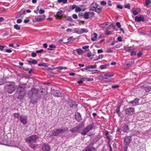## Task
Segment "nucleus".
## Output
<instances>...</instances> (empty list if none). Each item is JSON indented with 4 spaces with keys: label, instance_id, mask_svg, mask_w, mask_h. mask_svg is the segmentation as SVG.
I'll return each instance as SVG.
<instances>
[{
    "label": "nucleus",
    "instance_id": "f257e3e1",
    "mask_svg": "<svg viewBox=\"0 0 151 151\" xmlns=\"http://www.w3.org/2000/svg\"><path fill=\"white\" fill-rule=\"evenodd\" d=\"M39 140V137L36 135L34 134L29 136L25 139L26 142L29 144L31 143L36 142Z\"/></svg>",
    "mask_w": 151,
    "mask_h": 151
},
{
    "label": "nucleus",
    "instance_id": "f03ea898",
    "mask_svg": "<svg viewBox=\"0 0 151 151\" xmlns=\"http://www.w3.org/2000/svg\"><path fill=\"white\" fill-rule=\"evenodd\" d=\"M6 87L7 92L9 93H12L15 89L14 83H12L6 84Z\"/></svg>",
    "mask_w": 151,
    "mask_h": 151
},
{
    "label": "nucleus",
    "instance_id": "7ed1b4c3",
    "mask_svg": "<svg viewBox=\"0 0 151 151\" xmlns=\"http://www.w3.org/2000/svg\"><path fill=\"white\" fill-rule=\"evenodd\" d=\"M94 126L92 124H90L81 131V134L83 135H85L89 131L94 130Z\"/></svg>",
    "mask_w": 151,
    "mask_h": 151
},
{
    "label": "nucleus",
    "instance_id": "20e7f679",
    "mask_svg": "<svg viewBox=\"0 0 151 151\" xmlns=\"http://www.w3.org/2000/svg\"><path fill=\"white\" fill-rule=\"evenodd\" d=\"M94 13L93 12H85L83 15V17L85 19H88L93 17Z\"/></svg>",
    "mask_w": 151,
    "mask_h": 151
},
{
    "label": "nucleus",
    "instance_id": "39448f33",
    "mask_svg": "<svg viewBox=\"0 0 151 151\" xmlns=\"http://www.w3.org/2000/svg\"><path fill=\"white\" fill-rule=\"evenodd\" d=\"M19 119L21 122L24 125L26 124L28 122L27 116L25 115H20L19 116Z\"/></svg>",
    "mask_w": 151,
    "mask_h": 151
},
{
    "label": "nucleus",
    "instance_id": "423d86ee",
    "mask_svg": "<svg viewBox=\"0 0 151 151\" xmlns=\"http://www.w3.org/2000/svg\"><path fill=\"white\" fill-rule=\"evenodd\" d=\"M66 130V129L64 128L60 129H57L52 131V135L53 136H57L60 133L64 132Z\"/></svg>",
    "mask_w": 151,
    "mask_h": 151
},
{
    "label": "nucleus",
    "instance_id": "0eeeda50",
    "mask_svg": "<svg viewBox=\"0 0 151 151\" xmlns=\"http://www.w3.org/2000/svg\"><path fill=\"white\" fill-rule=\"evenodd\" d=\"M132 141L131 136H126L124 139V144L126 146H127L129 145Z\"/></svg>",
    "mask_w": 151,
    "mask_h": 151
},
{
    "label": "nucleus",
    "instance_id": "6e6552de",
    "mask_svg": "<svg viewBox=\"0 0 151 151\" xmlns=\"http://www.w3.org/2000/svg\"><path fill=\"white\" fill-rule=\"evenodd\" d=\"M26 85V84H22L19 86L17 88V92H19V94L22 93L24 91Z\"/></svg>",
    "mask_w": 151,
    "mask_h": 151
},
{
    "label": "nucleus",
    "instance_id": "1a4fd4ad",
    "mask_svg": "<svg viewBox=\"0 0 151 151\" xmlns=\"http://www.w3.org/2000/svg\"><path fill=\"white\" fill-rule=\"evenodd\" d=\"M142 89H144L146 92H149L151 90V86L149 85H144L141 86Z\"/></svg>",
    "mask_w": 151,
    "mask_h": 151
},
{
    "label": "nucleus",
    "instance_id": "9d476101",
    "mask_svg": "<svg viewBox=\"0 0 151 151\" xmlns=\"http://www.w3.org/2000/svg\"><path fill=\"white\" fill-rule=\"evenodd\" d=\"M45 17L46 16L45 14L42 15L36 16L35 17V19L36 22H39L44 20Z\"/></svg>",
    "mask_w": 151,
    "mask_h": 151
},
{
    "label": "nucleus",
    "instance_id": "9b49d317",
    "mask_svg": "<svg viewBox=\"0 0 151 151\" xmlns=\"http://www.w3.org/2000/svg\"><path fill=\"white\" fill-rule=\"evenodd\" d=\"M126 114L127 115H131L134 114V109L133 108H129L125 109Z\"/></svg>",
    "mask_w": 151,
    "mask_h": 151
},
{
    "label": "nucleus",
    "instance_id": "f8f14e48",
    "mask_svg": "<svg viewBox=\"0 0 151 151\" xmlns=\"http://www.w3.org/2000/svg\"><path fill=\"white\" fill-rule=\"evenodd\" d=\"M135 20L136 22H144L145 21L144 16L142 15L136 16L135 18Z\"/></svg>",
    "mask_w": 151,
    "mask_h": 151
},
{
    "label": "nucleus",
    "instance_id": "ddd939ff",
    "mask_svg": "<svg viewBox=\"0 0 151 151\" xmlns=\"http://www.w3.org/2000/svg\"><path fill=\"white\" fill-rule=\"evenodd\" d=\"M98 6V5L95 2H93L89 7L90 10L94 11L96 10Z\"/></svg>",
    "mask_w": 151,
    "mask_h": 151
},
{
    "label": "nucleus",
    "instance_id": "4468645a",
    "mask_svg": "<svg viewBox=\"0 0 151 151\" xmlns=\"http://www.w3.org/2000/svg\"><path fill=\"white\" fill-rule=\"evenodd\" d=\"M139 99L137 98H135L133 101H131L129 102V104H132L133 106H135L138 104Z\"/></svg>",
    "mask_w": 151,
    "mask_h": 151
},
{
    "label": "nucleus",
    "instance_id": "2eb2a0df",
    "mask_svg": "<svg viewBox=\"0 0 151 151\" xmlns=\"http://www.w3.org/2000/svg\"><path fill=\"white\" fill-rule=\"evenodd\" d=\"M96 67V65H87L86 67V69L87 71H91V69L95 68Z\"/></svg>",
    "mask_w": 151,
    "mask_h": 151
},
{
    "label": "nucleus",
    "instance_id": "dca6fc26",
    "mask_svg": "<svg viewBox=\"0 0 151 151\" xmlns=\"http://www.w3.org/2000/svg\"><path fill=\"white\" fill-rule=\"evenodd\" d=\"M128 63L126 64L127 66L128 67H132L134 63V59H131L128 60Z\"/></svg>",
    "mask_w": 151,
    "mask_h": 151
},
{
    "label": "nucleus",
    "instance_id": "f3484780",
    "mask_svg": "<svg viewBox=\"0 0 151 151\" xmlns=\"http://www.w3.org/2000/svg\"><path fill=\"white\" fill-rule=\"evenodd\" d=\"M141 11V9L139 8L132 9V12L134 15H136L138 14Z\"/></svg>",
    "mask_w": 151,
    "mask_h": 151
},
{
    "label": "nucleus",
    "instance_id": "a211bd4d",
    "mask_svg": "<svg viewBox=\"0 0 151 151\" xmlns=\"http://www.w3.org/2000/svg\"><path fill=\"white\" fill-rule=\"evenodd\" d=\"M37 92L38 90L35 88H32L30 91V92H31L32 96H36Z\"/></svg>",
    "mask_w": 151,
    "mask_h": 151
},
{
    "label": "nucleus",
    "instance_id": "6ab92c4d",
    "mask_svg": "<svg viewBox=\"0 0 151 151\" xmlns=\"http://www.w3.org/2000/svg\"><path fill=\"white\" fill-rule=\"evenodd\" d=\"M53 95L57 97H60L62 96L61 93L58 91H55L53 93Z\"/></svg>",
    "mask_w": 151,
    "mask_h": 151
},
{
    "label": "nucleus",
    "instance_id": "aec40b11",
    "mask_svg": "<svg viewBox=\"0 0 151 151\" xmlns=\"http://www.w3.org/2000/svg\"><path fill=\"white\" fill-rule=\"evenodd\" d=\"M75 118L78 121H80L81 119V115L79 113L76 112L75 113Z\"/></svg>",
    "mask_w": 151,
    "mask_h": 151
},
{
    "label": "nucleus",
    "instance_id": "412c9836",
    "mask_svg": "<svg viewBox=\"0 0 151 151\" xmlns=\"http://www.w3.org/2000/svg\"><path fill=\"white\" fill-rule=\"evenodd\" d=\"M42 150L45 151H49L50 149L49 145L47 144H44L42 146Z\"/></svg>",
    "mask_w": 151,
    "mask_h": 151
},
{
    "label": "nucleus",
    "instance_id": "4be33fe9",
    "mask_svg": "<svg viewBox=\"0 0 151 151\" xmlns=\"http://www.w3.org/2000/svg\"><path fill=\"white\" fill-rule=\"evenodd\" d=\"M122 129L124 132H127L129 130L128 125H124L122 127Z\"/></svg>",
    "mask_w": 151,
    "mask_h": 151
},
{
    "label": "nucleus",
    "instance_id": "5701e85b",
    "mask_svg": "<svg viewBox=\"0 0 151 151\" xmlns=\"http://www.w3.org/2000/svg\"><path fill=\"white\" fill-rule=\"evenodd\" d=\"M135 49L134 47H124V50L127 51L129 52H131Z\"/></svg>",
    "mask_w": 151,
    "mask_h": 151
},
{
    "label": "nucleus",
    "instance_id": "b1692460",
    "mask_svg": "<svg viewBox=\"0 0 151 151\" xmlns=\"http://www.w3.org/2000/svg\"><path fill=\"white\" fill-rule=\"evenodd\" d=\"M83 151H95V148L93 147H88L85 148Z\"/></svg>",
    "mask_w": 151,
    "mask_h": 151
},
{
    "label": "nucleus",
    "instance_id": "393cba45",
    "mask_svg": "<svg viewBox=\"0 0 151 151\" xmlns=\"http://www.w3.org/2000/svg\"><path fill=\"white\" fill-rule=\"evenodd\" d=\"M93 37L91 38V40L93 41H95L97 39V33H94L93 35Z\"/></svg>",
    "mask_w": 151,
    "mask_h": 151
},
{
    "label": "nucleus",
    "instance_id": "a878e982",
    "mask_svg": "<svg viewBox=\"0 0 151 151\" xmlns=\"http://www.w3.org/2000/svg\"><path fill=\"white\" fill-rule=\"evenodd\" d=\"M63 13V11L62 10H60L56 14V16L58 18H61V14Z\"/></svg>",
    "mask_w": 151,
    "mask_h": 151
},
{
    "label": "nucleus",
    "instance_id": "bb28decb",
    "mask_svg": "<svg viewBox=\"0 0 151 151\" xmlns=\"http://www.w3.org/2000/svg\"><path fill=\"white\" fill-rule=\"evenodd\" d=\"M76 51L77 52L78 55L82 54L83 53V50L80 48L76 49Z\"/></svg>",
    "mask_w": 151,
    "mask_h": 151
},
{
    "label": "nucleus",
    "instance_id": "cd10ccee",
    "mask_svg": "<svg viewBox=\"0 0 151 151\" xmlns=\"http://www.w3.org/2000/svg\"><path fill=\"white\" fill-rule=\"evenodd\" d=\"M80 33L81 34L83 33V32H88V30L87 29L85 28H82L80 30Z\"/></svg>",
    "mask_w": 151,
    "mask_h": 151
},
{
    "label": "nucleus",
    "instance_id": "c85d7f7f",
    "mask_svg": "<svg viewBox=\"0 0 151 151\" xmlns=\"http://www.w3.org/2000/svg\"><path fill=\"white\" fill-rule=\"evenodd\" d=\"M49 48H48V50H53L52 48H55L56 46L53 44L51 45H49Z\"/></svg>",
    "mask_w": 151,
    "mask_h": 151
},
{
    "label": "nucleus",
    "instance_id": "c756f323",
    "mask_svg": "<svg viewBox=\"0 0 151 151\" xmlns=\"http://www.w3.org/2000/svg\"><path fill=\"white\" fill-rule=\"evenodd\" d=\"M109 65H101L100 66V68L101 69H104L105 68H107V67L109 66Z\"/></svg>",
    "mask_w": 151,
    "mask_h": 151
},
{
    "label": "nucleus",
    "instance_id": "7c9ffc66",
    "mask_svg": "<svg viewBox=\"0 0 151 151\" xmlns=\"http://www.w3.org/2000/svg\"><path fill=\"white\" fill-rule=\"evenodd\" d=\"M14 28L17 30H19L20 27L17 24L14 25Z\"/></svg>",
    "mask_w": 151,
    "mask_h": 151
},
{
    "label": "nucleus",
    "instance_id": "2f4dec72",
    "mask_svg": "<svg viewBox=\"0 0 151 151\" xmlns=\"http://www.w3.org/2000/svg\"><path fill=\"white\" fill-rule=\"evenodd\" d=\"M102 8H96V10L95 11L96 12H97L98 13H100L101 12Z\"/></svg>",
    "mask_w": 151,
    "mask_h": 151
},
{
    "label": "nucleus",
    "instance_id": "473e14b6",
    "mask_svg": "<svg viewBox=\"0 0 151 151\" xmlns=\"http://www.w3.org/2000/svg\"><path fill=\"white\" fill-rule=\"evenodd\" d=\"M81 11V9L79 7H77L76 8L75 11L76 12H78Z\"/></svg>",
    "mask_w": 151,
    "mask_h": 151
},
{
    "label": "nucleus",
    "instance_id": "72a5a7b5",
    "mask_svg": "<svg viewBox=\"0 0 151 151\" xmlns=\"http://www.w3.org/2000/svg\"><path fill=\"white\" fill-rule=\"evenodd\" d=\"M33 99V98H32L31 99V101L33 104H34L36 102L37 99H36V98H35L34 100Z\"/></svg>",
    "mask_w": 151,
    "mask_h": 151
},
{
    "label": "nucleus",
    "instance_id": "f704fd0d",
    "mask_svg": "<svg viewBox=\"0 0 151 151\" xmlns=\"http://www.w3.org/2000/svg\"><path fill=\"white\" fill-rule=\"evenodd\" d=\"M140 134V132L139 131H134L133 133V135H137Z\"/></svg>",
    "mask_w": 151,
    "mask_h": 151
},
{
    "label": "nucleus",
    "instance_id": "c9c22d12",
    "mask_svg": "<svg viewBox=\"0 0 151 151\" xmlns=\"http://www.w3.org/2000/svg\"><path fill=\"white\" fill-rule=\"evenodd\" d=\"M45 12V11L42 9H41L39 11V14H42L43 13H44Z\"/></svg>",
    "mask_w": 151,
    "mask_h": 151
},
{
    "label": "nucleus",
    "instance_id": "e433bc0d",
    "mask_svg": "<svg viewBox=\"0 0 151 151\" xmlns=\"http://www.w3.org/2000/svg\"><path fill=\"white\" fill-rule=\"evenodd\" d=\"M14 115L15 118H19V114L17 113H14Z\"/></svg>",
    "mask_w": 151,
    "mask_h": 151
},
{
    "label": "nucleus",
    "instance_id": "4c0bfd02",
    "mask_svg": "<svg viewBox=\"0 0 151 151\" xmlns=\"http://www.w3.org/2000/svg\"><path fill=\"white\" fill-rule=\"evenodd\" d=\"M145 4L146 5H148L150 3V0H146L145 1Z\"/></svg>",
    "mask_w": 151,
    "mask_h": 151
},
{
    "label": "nucleus",
    "instance_id": "58836bf2",
    "mask_svg": "<svg viewBox=\"0 0 151 151\" xmlns=\"http://www.w3.org/2000/svg\"><path fill=\"white\" fill-rule=\"evenodd\" d=\"M142 55V52L140 51L137 54V56L138 57H140Z\"/></svg>",
    "mask_w": 151,
    "mask_h": 151
},
{
    "label": "nucleus",
    "instance_id": "ea45409f",
    "mask_svg": "<svg viewBox=\"0 0 151 151\" xmlns=\"http://www.w3.org/2000/svg\"><path fill=\"white\" fill-rule=\"evenodd\" d=\"M116 112L118 114H120V107L119 106H118L116 110Z\"/></svg>",
    "mask_w": 151,
    "mask_h": 151
},
{
    "label": "nucleus",
    "instance_id": "a19ab883",
    "mask_svg": "<svg viewBox=\"0 0 151 151\" xmlns=\"http://www.w3.org/2000/svg\"><path fill=\"white\" fill-rule=\"evenodd\" d=\"M100 4L101 5L104 6L106 4V3L104 1H102L101 2Z\"/></svg>",
    "mask_w": 151,
    "mask_h": 151
},
{
    "label": "nucleus",
    "instance_id": "79ce46f5",
    "mask_svg": "<svg viewBox=\"0 0 151 151\" xmlns=\"http://www.w3.org/2000/svg\"><path fill=\"white\" fill-rule=\"evenodd\" d=\"M114 76V74L110 75L109 74H106L105 75V76L108 78H110Z\"/></svg>",
    "mask_w": 151,
    "mask_h": 151
},
{
    "label": "nucleus",
    "instance_id": "37998d69",
    "mask_svg": "<svg viewBox=\"0 0 151 151\" xmlns=\"http://www.w3.org/2000/svg\"><path fill=\"white\" fill-rule=\"evenodd\" d=\"M37 61L35 60L34 59L32 60V64H36L37 63Z\"/></svg>",
    "mask_w": 151,
    "mask_h": 151
},
{
    "label": "nucleus",
    "instance_id": "c03bdc74",
    "mask_svg": "<svg viewBox=\"0 0 151 151\" xmlns=\"http://www.w3.org/2000/svg\"><path fill=\"white\" fill-rule=\"evenodd\" d=\"M36 54L35 52H32V53L31 56L32 57L34 58L36 56Z\"/></svg>",
    "mask_w": 151,
    "mask_h": 151
},
{
    "label": "nucleus",
    "instance_id": "a18cd8bd",
    "mask_svg": "<svg viewBox=\"0 0 151 151\" xmlns=\"http://www.w3.org/2000/svg\"><path fill=\"white\" fill-rule=\"evenodd\" d=\"M116 25L117 27H118L119 28H120L121 25L120 22H118L116 23Z\"/></svg>",
    "mask_w": 151,
    "mask_h": 151
},
{
    "label": "nucleus",
    "instance_id": "49530a36",
    "mask_svg": "<svg viewBox=\"0 0 151 151\" xmlns=\"http://www.w3.org/2000/svg\"><path fill=\"white\" fill-rule=\"evenodd\" d=\"M6 47V46H1L0 45V50L1 51H3L4 48Z\"/></svg>",
    "mask_w": 151,
    "mask_h": 151
},
{
    "label": "nucleus",
    "instance_id": "de8ad7c7",
    "mask_svg": "<svg viewBox=\"0 0 151 151\" xmlns=\"http://www.w3.org/2000/svg\"><path fill=\"white\" fill-rule=\"evenodd\" d=\"M119 87V85H115L114 86H112V88H118Z\"/></svg>",
    "mask_w": 151,
    "mask_h": 151
},
{
    "label": "nucleus",
    "instance_id": "09e8293b",
    "mask_svg": "<svg viewBox=\"0 0 151 151\" xmlns=\"http://www.w3.org/2000/svg\"><path fill=\"white\" fill-rule=\"evenodd\" d=\"M136 52L134 51L133 50L131 52V55H136Z\"/></svg>",
    "mask_w": 151,
    "mask_h": 151
},
{
    "label": "nucleus",
    "instance_id": "8fccbe9b",
    "mask_svg": "<svg viewBox=\"0 0 151 151\" xmlns=\"http://www.w3.org/2000/svg\"><path fill=\"white\" fill-rule=\"evenodd\" d=\"M103 56L102 55H99L98 56V58L96 59V60H98V59H102L103 57Z\"/></svg>",
    "mask_w": 151,
    "mask_h": 151
},
{
    "label": "nucleus",
    "instance_id": "3c124183",
    "mask_svg": "<svg viewBox=\"0 0 151 151\" xmlns=\"http://www.w3.org/2000/svg\"><path fill=\"white\" fill-rule=\"evenodd\" d=\"M22 20L21 19H18L17 20V23L19 24V23H21L22 22Z\"/></svg>",
    "mask_w": 151,
    "mask_h": 151
},
{
    "label": "nucleus",
    "instance_id": "603ef678",
    "mask_svg": "<svg viewBox=\"0 0 151 151\" xmlns=\"http://www.w3.org/2000/svg\"><path fill=\"white\" fill-rule=\"evenodd\" d=\"M117 40L119 42H122V38L120 36L119 37H117Z\"/></svg>",
    "mask_w": 151,
    "mask_h": 151
},
{
    "label": "nucleus",
    "instance_id": "864d4df0",
    "mask_svg": "<svg viewBox=\"0 0 151 151\" xmlns=\"http://www.w3.org/2000/svg\"><path fill=\"white\" fill-rule=\"evenodd\" d=\"M72 17H73V18H74V19H77L78 18V17H77V16L76 14H73V16H72Z\"/></svg>",
    "mask_w": 151,
    "mask_h": 151
},
{
    "label": "nucleus",
    "instance_id": "5fc2aeb1",
    "mask_svg": "<svg viewBox=\"0 0 151 151\" xmlns=\"http://www.w3.org/2000/svg\"><path fill=\"white\" fill-rule=\"evenodd\" d=\"M91 71H92V74H95L97 73V72L98 71V70H91Z\"/></svg>",
    "mask_w": 151,
    "mask_h": 151
},
{
    "label": "nucleus",
    "instance_id": "6e6d98bb",
    "mask_svg": "<svg viewBox=\"0 0 151 151\" xmlns=\"http://www.w3.org/2000/svg\"><path fill=\"white\" fill-rule=\"evenodd\" d=\"M29 19H25L24 21V23H27L29 22Z\"/></svg>",
    "mask_w": 151,
    "mask_h": 151
},
{
    "label": "nucleus",
    "instance_id": "4d7b16f0",
    "mask_svg": "<svg viewBox=\"0 0 151 151\" xmlns=\"http://www.w3.org/2000/svg\"><path fill=\"white\" fill-rule=\"evenodd\" d=\"M73 38V37L71 36L70 37H69L67 39V40L68 42H70L72 40V39Z\"/></svg>",
    "mask_w": 151,
    "mask_h": 151
},
{
    "label": "nucleus",
    "instance_id": "13d9d810",
    "mask_svg": "<svg viewBox=\"0 0 151 151\" xmlns=\"http://www.w3.org/2000/svg\"><path fill=\"white\" fill-rule=\"evenodd\" d=\"M76 6L75 5H73L72 6V7H71V9L72 10H73L74 9H76Z\"/></svg>",
    "mask_w": 151,
    "mask_h": 151
},
{
    "label": "nucleus",
    "instance_id": "bf43d9fd",
    "mask_svg": "<svg viewBox=\"0 0 151 151\" xmlns=\"http://www.w3.org/2000/svg\"><path fill=\"white\" fill-rule=\"evenodd\" d=\"M117 7L120 9H122L123 8L122 6L120 5H117Z\"/></svg>",
    "mask_w": 151,
    "mask_h": 151
},
{
    "label": "nucleus",
    "instance_id": "052dcab7",
    "mask_svg": "<svg viewBox=\"0 0 151 151\" xmlns=\"http://www.w3.org/2000/svg\"><path fill=\"white\" fill-rule=\"evenodd\" d=\"M98 53L99 54V53H102L103 52V50L101 49H99L98 50Z\"/></svg>",
    "mask_w": 151,
    "mask_h": 151
},
{
    "label": "nucleus",
    "instance_id": "680f3d73",
    "mask_svg": "<svg viewBox=\"0 0 151 151\" xmlns=\"http://www.w3.org/2000/svg\"><path fill=\"white\" fill-rule=\"evenodd\" d=\"M106 34L107 35H109L111 34V32L110 31L107 30L106 32Z\"/></svg>",
    "mask_w": 151,
    "mask_h": 151
},
{
    "label": "nucleus",
    "instance_id": "e2e57ef3",
    "mask_svg": "<svg viewBox=\"0 0 151 151\" xmlns=\"http://www.w3.org/2000/svg\"><path fill=\"white\" fill-rule=\"evenodd\" d=\"M43 50L42 49H41L39 50H37L36 51V52L38 53H40L42 52Z\"/></svg>",
    "mask_w": 151,
    "mask_h": 151
},
{
    "label": "nucleus",
    "instance_id": "0e129e2a",
    "mask_svg": "<svg viewBox=\"0 0 151 151\" xmlns=\"http://www.w3.org/2000/svg\"><path fill=\"white\" fill-rule=\"evenodd\" d=\"M74 32L78 33V34H81L80 33V30H74Z\"/></svg>",
    "mask_w": 151,
    "mask_h": 151
},
{
    "label": "nucleus",
    "instance_id": "69168bd1",
    "mask_svg": "<svg viewBox=\"0 0 151 151\" xmlns=\"http://www.w3.org/2000/svg\"><path fill=\"white\" fill-rule=\"evenodd\" d=\"M24 97V95H19L18 97V98L19 99H21L23 98Z\"/></svg>",
    "mask_w": 151,
    "mask_h": 151
},
{
    "label": "nucleus",
    "instance_id": "338daca9",
    "mask_svg": "<svg viewBox=\"0 0 151 151\" xmlns=\"http://www.w3.org/2000/svg\"><path fill=\"white\" fill-rule=\"evenodd\" d=\"M89 47V46L88 45H86L82 47V49H84L88 48Z\"/></svg>",
    "mask_w": 151,
    "mask_h": 151
},
{
    "label": "nucleus",
    "instance_id": "774afa93",
    "mask_svg": "<svg viewBox=\"0 0 151 151\" xmlns=\"http://www.w3.org/2000/svg\"><path fill=\"white\" fill-rule=\"evenodd\" d=\"M6 51L8 53H11L12 52V50L11 49H6Z\"/></svg>",
    "mask_w": 151,
    "mask_h": 151
}]
</instances>
